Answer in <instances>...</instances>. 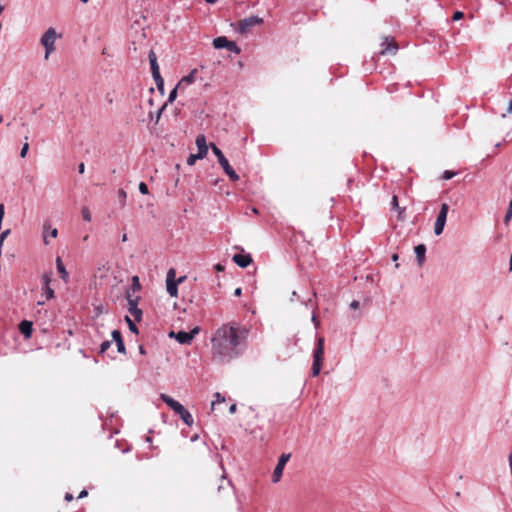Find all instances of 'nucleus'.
Returning <instances> with one entry per match:
<instances>
[{"label":"nucleus","instance_id":"obj_1","mask_svg":"<svg viewBox=\"0 0 512 512\" xmlns=\"http://www.w3.org/2000/svg\"><path fill=\"white\" fill-rule=\"evenodd\" d=\"M248 330L239 324H224L214 333L211 343L213 355L221 361H230L240 354Z\"/></svg>","mask_w":512,"mask_h":512},{"label":"nucleus","instance_id":"obj_2","mask_svg":"<svg viewBox=\"0 0 512 512\" xmlns=\"http://www.w3.org/2000/svg\"><path fill=\"white\" fill-rule=\"evenodd\" d=\"M160 399L163 400L176 414H178L186 425H193L194 419L191 413L180 402L164 393L160 394Z\"/></svg>","mask_w":512,"mask_h":512},{"label":"nucleus","instance_id":"obj_3","mask_svg":"<svg viewBox=\"0 0 512 512\" xmlns=\"http://www.w3.org/2000/svg\"><path fill=\"white\" fill-rule=\"evenodd\" d=\"M61 38V35L57 33L56 29L49 27L41 36L40 44L43 46L45 53L44 59L48 60L56 50V41Z\"/></svg>","mask_w":512,"mask_h":512},{"label":"nucleus","instance_id":"obj_4","mask_svg":"<svg viewBox=\"0 0 512 512\" xmlns=\"http://www.w3.org/2000/svg\"><path fill=\"white\" fill-rule=\"evenodd\" d=\"M448 211H449L448 204L443 203L441 205L440 211L438 213V216H437L435 224H434V233L437 236L442 234V232L444 230L446 220H447Z\"/></svg>","mask_w":512,"mask_h":512},{"label":"nucleus","instance_id":"obj_5","mask_svg":"<svg viewBox=\"0 0 512 512\" xmlns=\"http://www.w3.org/2000/svg\"><path fill=\"white\" fill-rule=\"evenodd\" d=\"M199 332L200 328L195 327L190 332L179 331L176 333L172 331L169 333V337L175 338L180 344L189 345Z\"/></svg>","mask_w":512,"mask_h":512},{"label":"nucleus","instance_id":"obj_6","mask_svg":"<svg viewBox=\"0 0 512 512\" xmlns=\"http://www.w3.org/2000/svg\"><path fill=\"white\" fill-rule=\"evenodd\" d=\"M126 299L128 301V311L134 317L136 321H140L142 318V311L138 308L139 297H133L130 291L126 292Z\"/></svg>","mask_w":512,"mask_h":512},{"label":"nucleus","instance_id":"obj_7","mask_svg":"<svg viewBox=\"0 0 512 512\" xmlns=\"http://www.w3.org/2000/svg\"><path fill=\"white\" fill-rule=\"evenodd\" d=\"M263 22V19L258 16H250L245 19H242L238 23V32L245 34L250 31L256 25H259Z\"/></svg>","mask_w":512,"mask_h":512},{"label":"nucleus","instance_id":"obj_8","mask_svg":"<svg viewBox=\"0 0 512 512\" xmlns=\"http://www.w3.org/2000/svg\"><path fill=\"white\" fill-rule=\"evenodd\" d=\"M176 272L173 268L169 269L166 276V289L171 297L178 295V282H176Z\"/></svg>","mask_w":512,"mask_h":512},{"label":"nucleus","instance_id":"obj_9","mask_svg":"<svg viewBox=\"0 0 512 512\" xmlns=\"http://www.w3.org/2000/svg\"><path fill=\"white\" fill-rule=\"evenodd\" d=\"M149 62H150V65H151V70H152V75H153V78L156 82V85L158 87H161L163 86V79L160 75V70H159V66H158V63H157V57H156V54L154 51H150L149 53Z\"/></svg>","mask_w":512,"mask_h":512},{"label":"nucleus","instance_id":"obj_10","mask_svg":"<svg viewBox=\"0 0 512 512\" xmlns=\"http://www.w3.org/2000/svg\"><path fill=\"white\" fill-rule=\"evenodd\" d=\"M289 459H290V454H282L280 456L278 463H277V465L273 471V474H272V481L274 483H277L280 481L282 474H283V470L285 468V465L287 464Z\"/></svg>","mask_w":512,"mask_h":512},{"label":"nucleus","instance_id":"obj_11","mask_svg":"<svg viewBox=\"0 0 512 512\" xmlns=\"http://www.w3.org/2000/svg\"><path fill=\"white\" fill-rule=\"evenodd\" d=\"M43 242L45 245L50 244V238H56L58 236V229L52 227L49 222L43 224Z\"/></svg>","mask_w":512,"mask_h":512},{"label":"nucleus","instance_id":"obj_12","mask_svg":"<svg viewBox=\"0 0 512 512\" xmlns=\"http://www.w3.org/2000/svg\"><path fill=\"white\" fill-rule=\"evenodd\" d=\"M381 46H382L381 54H383V55L384 54L394 55L398 50V46H397L395 40L393 38H389V37L384 38V41L382 42Z\"/></svg>","mask_w":512,"mask_h":512},{"label":"nucleus","instance_id":"obj_13","mask_svg":"<svg viewBox=\"0 0 512 512\" xmlns=\"http://www.w3.org/2000/svg\"><path fill=\"white\" fill-rule=\"evenodd\" d=\"M196 146H197V154H198V157H202V158H205L207 153H208V148L209 146L207 145V142H206V137L201 134V135H198L196 137Z\"/></svg>","mask_w":512,"mask_h":512},{"label":"nucleus","instance_id":"obj_14","mask_svg":"<svg viewBox=\"0 0 512 512\" xmlns=\"http://www.w3.org/2000/svg\"><path fill=\"white\" fill-rule=\"evenodd\" d=\"M197 69H193L188 75L181 78L179 83L177 84V88L180 90H184L186 87L193 84L196 80Z\"/></svg>","mask_w":512,"mask_h":512},{"label":"nucleus","instance_id":"obj_15","mask_svg":"<svg viewBox=\"0 0 512 512\" xmlns=\"http://www.w3.org/2000/svg\"><path fill=\"white\" fill-rule=\"evenodd\" d=\"M233 261L241 268H246L252 263L250 254L239 253L233 256Z\"/></svg>","mask_w":512,"mask_h":512},{"label":"nucleus","instance_id":"obj_16","mask_svg":"<svg viewBox=\"0 0 512 512\" xmlns=\"http://www.w3.org/2000/svg\"><path fill=\"white\" fill-rule=\"evenodd\" d=\"M219 164L221 165V167L223 168L224 172L226 173V175L232 180V181H237L239 180V176L238 174L235 172V170L230 166L228 160L226 159V157L224 159H222L221 161H219Z\"/></svg>","mask_w":512,"mask_h":512},{"label":"nucleus","instance_id":"obj_17","mask_svg":"<svg viewBox=\"0 0 512 512\" xmlns=\"http://www.w3.org/2000/svg\"><path fill=\"white\" fill-rule=\"evenodd\" d=\"M324 356V338L319 337L317 340V346L314 350L313 361L323 362Z\"/></svg>","mask_w":512,"mask_h":512},{"label":"nucleus","instance_id":"obj_18","mask_svg":"<svg viewBox=\"0 0 512 512\" xmlns=\"http://www.w3.org/2000/svg\"><path fill=\"white\" fill-rule=\"evenodd\" d=\"M111 335H112V339L116 342L118 352L125 353V345L122 340V335H121L120 331L113 330Z\"/></svg>","mask_w":512,"mask_h":512},{"label":"nucleus","instance_id":"obj_19","mask_svg":"<svg viewBox=\"0 0 512 512\" xmlns=\"http://www.w3.org/2000/svg\"><path fill=\"white\" fill-rule=\"evenodd\" d=\"M416 260L419 266H422V264L425 261V253H426V247L424 244H419L414 249Z\"/></svg>","mask_w":512,"mask_h":512},{"label":"nucleus","instance_id":"obj_20","mask_svg":"<svg viewBox=\"0 0 512 512\" xmlns=\"http://www.w3.org/2000/svg\"><path fill=\"white\" fill-rule=\"evenodd\" d=\"M19 330L26 338H30L32 334V323L30 321L23 320L19 324Z\"/></svg>","mask_w":512,"mask_h":512},{"label":"nucleus","instance_id":"obj_21","mask_svg":"<svg viewBox=\"0 0 512 512\" xmlns=\"http://www.w3.org/2000/svg\"><path fill=\"white\" fill-rule=\"evenodd\" d=\"M229 40L225 36L217 37L213 40V46L216 49H223L228 47Z\"/></svg>","mask_w":512,"mask_h":512},{"label":"nucleus","instance_id":"obj_22","mask_svg":"<svg viewBox=\"0 0 512 512\" xmlns=\"http://www.w3.org/2000/svg\"><path fill=\"white\" fill-rule=\"evenodd\" d=\"M81 215L84 221L91 222L92 220V214L90 212V209L87 206H83L81 208Z\"/></svg>","mask_w":512,"mask_h":512},{"label":"nucleus","instance_id":"obj_23","mask_svg":"<svg viewBox=\"0 0 512 512\" xmlns=\"http://www.w3.org/2000/svg\"><path fill=\"white\" fill-rule=\"evenodd\" d=\"M57 268H58V271L61 273L62 278L64 280H66L67 277H68V272L66 271V269H65V267H64V265H63V263H62L60 258H57Z\"/></svg>","mask_w":512,"mask_h":512},{"label":"nucleus","instance_id":"obj_24","mask_svg":"<svg viewBox=\"0 0 512 512\" xmlns=\"http://www.w3.org/2000/svg\"><path fill=\"white\" fill-rule=\"evenodd\" d=\"M210 147H211L213 153L215 154V156L217 157L218 162L225 158L222 151L214 143H211Z\"/></svg>","mask_w":512,"mask_h":512},{"label":"nucleus","instance_id":"obj_25","mask_svg":"<svg viewBox=\"0 0 512 512\" xmlns=\"http://www.w3.org/2000/svg\"><path fill=\"white\" fill-rule=\"evenodd\" d=\"M322 367V362L313 361L312 365V375L318 376Z\"/></svg>","mask_w":512,"mask_h":512},{"label":"nucleus","instance_id":"obj_26","mask_svg":"<svg viewBox=\"0 0 512 512\" xmlns=\"http://www.w3.org/2000/svg\"><path fill=\"white\" fill-rule=\"evenodd\" d=\"M140 288H141V285H140V282H139V277L138 276H134L132 278V290H133V292L139 291Z\"/></svg>","mask_w":512,"mask_h":512},{"label":"nucleus","instance_id":"obj_27","mask_svg":"<svg viewBox=\"0 0 512 512\" xmlns=\"http://www.w3.org/2000/svg\"><path fill=\"white\" fill-rule=\"evenodd\" d=\"M227 50L231 51V52H234V53H240V49L239 47L237 46V44L233 41H229L228 42V47L226 48Z\"/></svg>","mask_w":512,"mask_h":512},{"label":"nucleus","instance_id":"obj_28","mask_svg":"<svg viewBox=\"0 0 512 512\" xmlns=\"http://www.w3.org/2000/svg\"><path fill=\"white\" fill-rule=\"evenodd\" d=\"M214 397H215V399H214V400L212 401V403H211L212 408H214V406H215V404H216V403H222V402H224V401H225V397H224V396H222L220 393H216V394L214 395Z\"/></svg>","mask_w":512,"mask_h":512},{"label":"nucleus","instance_id":"obj_29","mask_svg":"<svg viewBox=\"0 0 512 512\" xmlns=\"http://www.w3.org/2000/svg\"><path fill=\"white\" fill-rule=\"evenodd\" d=\"M198 159H203L202 157H198V154H191L188 158H187V164L188 165H194L195 162L198 160Z\"/></svg>","mask_w":512,"mask_h":512},{"label":"nucleus","instance_id":"obj_30","mask_svg":"<svg viewBox=\"0 0 512 512\" xmlns=\"http://www.w3.org/2000/svg\"><path fill=\"white\" fill-rule=\"evenodd\" d=\"M511 218H512V200L509 203V207L507 209V212H506V215H505V218H504V222L508 223Z\"/></svg>","mask_w":512,"mask_h":512},{"label":"nucleus","instance_id":"obj_31","mask_svg":"<svg viewBox=\"0 0 512 512\" xmlns=\"http://www.w3.org/2000/svg\"><path fill=\"white\" fill-rule=\"evenodd\" d=\"M178 90H180V88H177V86L170 92L169 96H168V102L169 103H172L176 97H177V92Z\"/></svg>","mask_w":512,"mask_h":512},{"label":"nucleus","instance_id":"obj_32","mask_svg":"<svg viewBox=\"0 0 512 512\" xmlns=\"http://www.w3.org/2000/svg\"><path fill=\"white\" fill-rule=\"evenodd\" d=\"M29 150V144L26 142L23 144L21 151H20V157L25 158Z\"/></svg>","mask_w":512,"mask_h":512},{"label":"nucleus","instance_id":"obj_33","mask_svg":"<svg viewBox=\"0 0 512 512\" xmlns=\"http://www.w3.org/2000/svg\"><path fill=\"white\" fill-rule=\"evenodd\" d=\"M138 188H139L140 193H142V194L146 195L149 193L148 186L144 182H140Z\"/></svg>","mask_w":512,"mask_h":512},{"label":"nucleus","instance_id":"obj_34","mask_svg":"<svg viewBox=\"0 0 512 512\" xmlns=\"http://www.w3.org/2000/svg\"><path fill=\"white\" fill-rule=\"evenodd\" d=\"M110 345H111V343L108 340L102 342V344L100 345V352L104 353L106 350L109 349Z\"/></svg>","mask_w":512,"mask_h":512},{"label":"nucleus","instance_id":"obj_35","mask_svg":"<svg viewBox=\"0 0 512 512\" xmlns=\"http://www.w3.org/2000/svg\"><path fill=\"white\" fill-rule=\"evenodd\" d=\"M507 114H512V99L508 103V107L506 109V112L501 114V118L504 119Z\"/></svg>","mask_w":512,"mask_h":512},{"label":"nucleus","instance_id":"obj_36","mask_svg":"<svg viewBox=\"0 0 512 512\" xmlns=\"http://www.w3.org/2000/svg\"><path fill=\"white\" fill-rule=\"evenodd\" d=\"M126 321L129 325V329L135 333H137V327L136 325L133 323V321L129 318V317H126Z\"/></svg>","mask_w":512,"mask_h":512},{"label":"nucleus","instance_id":"obj_37","mask_svg":"<svg viewBox=\"0 0 512 512\" xmlns=\"http://www.w3.org/2000/svg\"><path fill=\"white\" fill-rule=\"evenodd\" d=\"M166 107V104H164L161 108L158 109V111L156 112L155 114V117H156V122L159 121L160 117H161V114L163 112V110L165 109Z\"/></svg>","mask_w":512,"mask_h":512},{"label":"nucleus","instance_id":"obj_38","mask_svg":"<svg viewBox=\"0 0 512 512\" xmlns=\"http://www.w3.org/2000/svg\"><path fill=\"white\" fill-rule=\"evenodd\" d=\"M46 296L48 299H52L54 297V291L49 286L46 287Z\"/></svg>","mask_w":512,"mask_h":512},{"label":"nucleus","instance_id":"obj_39","mask_svg":"<svg viewBox=\"0 0 512 512\" xmlns=\"http://www.w3.org/2000/svg\"><path fill=\"white\" fill-rule=\"evenodd\" d=\"M455 175L454 172H451V171H445L444 174H443V178L445 180H449L451 179L453 176Z\"/></svg>","mask_w":512,"mask_h":512},{"label":"nucleus","instance_id":"obj_40","mask_svg":"<svg viewBox=\"0 0 512 512\" xmlns=\"http://www.w3.org/2000/svg\"><path fill=\"white\" fill-rule=\"evenodd\" d=\"M463 17V13L461 11H456L454 14H453V17L452 19L454 21H457L459 19H461Z\"/></svg>","mask_w":512,"mask_h":512},{"label":"nucleus","instance_id":"obj_41","mask_svg":"<svg viewBox=\"0 0 512 512\" xmlns=\"http://www.w3.org/2000/svg\"><path fill=\"white\" fill-rule=\"evenodd\" d=\"M42 280H43V283H44V285H45L46 287H47V286H49V283H50V281H51V279H50V276H49V275H47V274L43 275Z\"/></svg>","mask_w":512,"mask_h":512},{"label":"nucleus","instance_id":"obj_42","mask_svg":"<svg viewBox=\"0 0 512 512\" xmlns=\"http://www.w3.org/2000/svg\"><path fill=\"white\" fill-rule=\"evenodd\" d=\"M391 205H392V207H394V208H397V207H398V199H397V196H395V195H394V196L392 197Z\"/></svg>","mask_w":512,"mask_h":512},{"label":"nucleus","instance_id":"obj_43","mask_svg":"<svg viewBox=\"0 0 512 512\" xmlns=\"http://www.w3.org/2000/svg\"><path fill=\"white\" fill-rule=\"evenodd\" d=\"M359 305H360V304H359V301H357V300H353V301L350 303V307H351L352 309H358V308H359Z\"/></svg>","mask_w":512,"mask_h":512},{"label":"nucleus","instance_id":"obj_44","mask_svg":"<svg viewBox=\"0 0 512 512\" xmlns=\"http://www.w3.org/2000/svg\"><path fill=\"white\" fill-rule=\"evenodd\" d=\"M312 322L315 324V327L318 328L319 322H318V320H317L315 315L312 316Z\"/></svg>","mask_w":512,"mask_h":512},{"label":"nucleus","instance_id":"obj_45","mask_svg":"<svg viewBox=\"0 0 512 512\" xmlns=\"http://www.w3.org/2000/svg\"><path fill=\"white\" fill-rule=\"evenodd\" d=\"M229 412H230V413H232V414L236 412V405H235V404H232V405L230 406V408H229Z\"/></svg>","mask_w":512,"mask_h":512},{"label":"nucleus","instance_id":"obj_46","mask_svg":"<svg viewBox=\"0 0 512 512\" xmlns=\"http://www.w3.org/2000/svg\"><path fill=\"white\" fill-rule=\"evenodd\" d=\"M87 491L86 490H82L78 496V498H83V497H86L87 496Z\"/></svg>","mask_w":512,"mask_h":512},{"label":"nucleus","instance_id":"obj_47","mask_svg":"<svg viewBox=\"0 0 512 512\" xmlns=\"http://www.w3.org/2000/svg\"><path fill=\"white\" fill-rule=\"evenodd\" d=\"M65 499L66 501H71L73 499V495L71 493H66Z\"/></svg>","mask_w":512,"mask_h":512},{"label":"nucleus","instance_id":"obj_48","mask_svg":"<svg viewBox=\"0 0 512 512\" xmlns=\"http://www.w3.org/2000/svg\"><path fill=\"white\" fill-rule=\"evenodd\" d=\"M241 293H242L241 288H236V289H235V291H234V295H235V296H240V295H241Z\"/></svg>","mask_w":512,"mask_h":512},{"label":"nucleus","instance_id":"obj_49","mask_svg":"<svg viewBox=\"0 0 512 512\" xmlns=\"http://www.w3.org/2000/svg\"><path fill=\"white\" fill-rule=\"evenodd\" d=\"M78 168H79V173H81V174L84 173L85 166L83 163H81Z\"/></svg>","mask_w":512,"mask_h":512},{"label":"nucleus","instance_id":"obj_50","mask_svg":"<svg viewBox=\"0 0 512 512\" xmlns=\"http://www.w3.org/2000/svg\"><path fill=\"white\" fill-rule=\"evenodd\" d=\"M508 462H509V466H510L511 472H512V453H510L508 456Z\"/></svg>","mask_w":512,"mask_h":512},{"label":"nucleus","instance_id":"obj_51","mask_svg":"<svg viewBox=\"0 0 512 512\" xmlns=\"http://www.w3.org/2000/svg\"><path fill=\"white\" fill-rule=\"evenodd\" d=\"M185 280V276H182V277H179L176 282H178V284L182 283L183 281Z\"/></svg>","mask_w":512,"mask_h":512},{"label":"nucleus","instance_id":"obj_52","mask_svg":"<svg viewBox=\"0 0 512 512\" xmlns=\"http://www.w3.org/2000/svg\"><path fill=\"white\" fill-rule=\"evenodd\" d=\"M215 268H216L218 271H222V270H223V267H222V265H220V264H217V265L215 266Z\"/></svg>","mask_w":512,"mask_h":512},{"label":"nucleus","instance_id":"obj_53","mask_svg":"<svg viewBox=\"0 0 512 512\" xmlns=\"http://www.w3.org/2000/svg\"><path fill=\"white\" fill-rule=\"evenodd\" d=\"M121 240H122V242H126L127 241V235L125 233L122 235Z\"/></svg>","mask_w":512,"mask_h":512},{"label":"nucleus","instance_id":"obj_54","mask_svg":"<svg viewBox=\"0 0 512 512\" xmlns=\"http://www.w3.org/2000/svg\"><path fill=\"white\" fill-rule=\"evenodd\" d=\"M120 195H121V197L125 198L126 197V192L124 190H120Z\"/></svg>","mask_w":512,"mask_h":512},{"label":"nucleus","instance_id":"obj_55","mask_svg":"<svg viewBox=\"0 0 512 512\" xmlns=\"http://www.w3.org/2000/svg\"><path fill=\"white\" fill-rule=\"evenodd\" d=\"M392 260L393 261H397L398 260V255L397 254H393L392 255Z\"/></svg>","mask_w":512,"mask_h":512},{"label":"nucleus","instance_id":"obj_56","mask_svg":"<svg viewBox=\"0 0 512 512\" xmlns=\"http://www.w3.org/2000/svg\"><path fill=\"white\" fill-rule=\"evenodd\" d=\"M198 439V435H194L192 438H191V441H196Z\"/></svg>","mask_w":512,"mask_h":512},{"label":"nucleus","instance_id":"obj_57","mask_svg":"<svg viewBox=\"0 0 512 512\" xmlns=\"http://www.w3.org/2000/svg\"><path fill=\"white\" fill-rule=\"evenodd\" d=\"M510 270H512V254H511V257H510Z\"/></svg>","mask_w":512,"mask_h":512},{"label":"nucleus","instance_id":"obj_58","mask_svg":"<svg viewBox=\"0 0 512 512\" xmlns=\"http://www.w3.org/2000/svg\"><path fill=\"white\" fill-rule=\"evenodd\" d=\"M82 3H88L89 0H80Z\"/></svg>","mask_w":512,"mask_h":512},{"label":"nucleus","instance_id":"obj_59","mask_svg":"<svg viewBox=\"0 0 512 512\" xmlns=\"http://www.w3.org/2000/svg\"><path fill=\"white\" fill-rule=\"evenodd\" d=\"M2 120H3V119H2V117L0 116V123L2 122Z\"/></svg>","mask_w":512,"mask_h":512}]
</instances>
